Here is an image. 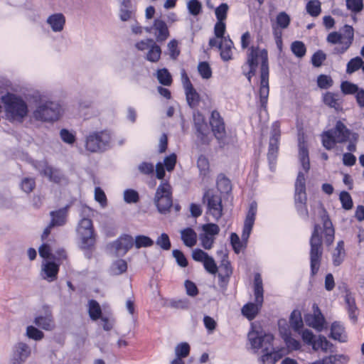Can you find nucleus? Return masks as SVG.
Listing matches in <instances>:
<instances>
[{"label":"nucleus","instance_id":"nucleus-1","mask_svg":"<svg viewBox=\"0 0 364 364\" xmlns=\"http://www.w3.org/2000/svg\"><path fill=\"white\" fill-rule=\"evenodd\" d=\"M259 58L261 60L259 87L260 105L262 108L265 109L269 91L268 54L266 49H263L259 53L258 48L251 47L247 60V64L250 67V70L245 75L248 81L250 82L251 77L256 74Z\"/></svg>","mask_w":364,"mask_h":364},{"label":"nucleus","instance_id":"nucleus-2","mask_svg":"<svg viewBox=\"0 0 364 364\" xmlns=\"http://www.w3.org/2000/svg\"><path fill=\"white\" fill-rule=\"evenodd\" d=\"M248 339L255 353H257L259 349H262V355L259 360L262 364H275L279 360V355L275 357L274 355L273 335H262L257 331H252L248 333Z\"/></svg>","mask_w":364,"mask_h":364},{"label":"nucleus","instance_id":"nucleus-3","mask_svg":"<svg viewBox=\"0 0 364 364\" xmlns=\"http://www.w3.org/2000/svg\"><path fill=\"white\" fill-rule=\"evenodd\" d=\"M5 113L10 122H22L27 116L28 109L26 102L19 96L8 92L1 97Z\"/></svg>","mask_w":364,"mask_h":364},{"label":"nucleus","instance_id":"nucleus-4","mask_svg":"<svg viewBox=\"0 0 364 364\" xmlns=\"http://www.w3.org/2000/svg\"><path fill=\"white\" fill-rule=\"evenodd\" d=\"M320 225L318 224H315L310 239V262L311 273L312 276L317 274L323 255L322 237L320 234Z\"/></svg>","mask_w":364,"mask_h":364},{"label":"nucleus","instance_id":"nucleus-5","mask_svg":"<svg viewBox=\"0 0 364 364\" xmlns=\"http://www.w3.org/2000/svg\"><path fill=\"white\" fill-rule=\"evenodd\" d=\"M111 135L107 131L93 132L87 136L85 149L90 152H104L110 146Z\"/></svg>","mask_w":364,"mask_h":364},{"label":"nucleus","instance_id":"nucleus-6","mask_svg":"<svg viewBox=\"0 0 364 364\" xmlns=\"http://www.w3.org/2000/svg\"><path fill=\"white\" fill-rule=\"evenodd\" d=\"M60 107L53 101H41L33 112L36 120L41 122H53L60 116Z\"/></svg>","mask_w":364,"mask_h":364},{"label":"nucleus","instance_id":"nucleus-7","mask_svg":"<svg viewBox=\"0 0 364 364\" xmlns=\"http://www.w3.org/2000/svg\"><path fill=\"white\" fill-rule=\"evenodd\" d=\"M77 232L80 239V247L82 250H88L95 245V235L92 221L84 218L78 223Z\"/></svg>","mask_w":364,"mask_h":364},{"label":"nucleus","instance_id":"nucleus-8","mask_svg":"<svg viewBox=\"0 0 364 364\" xmlns=\"http://www.w3.org/2000/svg\"><path fill=\"white\" fill-rule=\"evenodd\" d=\"M171 195V187L168 183H162L157 188L154 203L161 213H166L173 205Z\"/></svg>","mask_w":364,"mask_h":364},{"label":"nucleus","instance_id":"nucleus-9","mask_svg":"<svg viewBox=\"0 0 364 364\" xmlns=\"http://www.w3.org/2000/svg\"><path fill=\"white\" fill-rule=\"evenodd\" d=\"M203 200L207 202L208 213L216 220H218L223 215V205L221 197L213 193L212 191H206L203 196Z\"/></svg>","mask_w":364,"mask_h":364},{"label":"nucleus","instance_id":"nucleus-10","mask_svg":"<svg viewBox=\"0 0 364 364\" xmlns=\"http://www.w3.org/2000/svg\"><path fill=\"white\" fill-rule=\"evenodd\" d=\"M183 84L186 92V97L188 105L191 107H196L199 102L200 96L199 94L194 89L191 82L190 81L186 72L183 70L182 73Z\"/></svg>","mask_w":364,"mask_h":364},{"label":"nucleus","instance_id":"nucleus-11","mask_svg":"<svg viewBox=\"0 0 364 364\" xmlns=\"http://www.w3.org/2000/svg\"><path fill=\"white\" fill-rule=\"evenodd\" d=\"M133 245V238L129 235H124L110 244L111 247L115 250L117 256H124Z\"/></svg>","mask_w":364,"mask_h":364},{"label":"nucleus","instance_id":"nucleus-12","mask_svg":"<svg viewBox=\"0 0 364 364\" xmlns=\"http://www.w3.org/2000/svg\"><path fill=\"white\" fill-rule=\"evenodd\" d=\"M319 215L324 229L325 242L326 245L329 246L333 242L335 230L329 215L324 208H321Z\"/></svg>","mask_w":364,"mask_h":364},{"label":"nucleus","instance_id":"nucleus-13","mask_svg":"<svg viewBox=\"0 0 364 364\" xmlns=\"http://www.w3.org/2000/svg\"><path fill=\"white\" fill-rule=\"evenodd\" d=\"M294 202L295 204H304L307 202L306 178L302 172H299L296 180Z\"/></svg>","mask_w":364,"mask_h":364},{"label":"nucleus","instance_id":"nucleus-14","mask_svg":"<svg viewBox=\"0 0 364 364\" xmlns=\"http://www.w3.org/2000/svg\"><path fill=\"white\" fill-rule=\"evenodd\" d=\"M210 124L215 138L218 140L223 139L225 136V124L218 111L212 112Z\"/></svg>","mask_w":364,"mask_h":364},{"label":"nucleus","instance_id":"nucleus-15","mask_svg":"<svg viewBox=\"0 0 364 364\" xmlns=\"http://www.w3.org/2000/svg\"><path fill=\"white\" fill-rule=\"evenodd\" d=\"M31 355V348L25 343H18L14 350L11 364H23Z\"/></svg>","mask_w":364,"mask_h":364},{"label":"nucleus","instance_id":"nucleus-16","mask_svg":"<svg viewBox=\"0 0 364 364\" xmlns=\"http://www.w3.org/2000/svg\"><path fill=\"white\" fill-rule=\"evenodd\" d=\"M257 213V203H252L250 205L249 210L247 212V214L246 215V218L244 223V228L242 230V240L243 242H247L250 232L252 231L255 220V215Z\"/></svg>","mask_w":364,"mask_h":364},{"label":"nucleus","instance_id":"nucleus-17","mask_svg":"<svg viewBox=\"0 0 364 364\" xmlns=\"http://www.w3.org/2000/svg\"><path fill=\"white\" fill-rule=\"evenodd\" d=\"M329 131L332 132L333 137L340 144L347 141L353 133L341 121H338L335 127Z\"/></svg>","mask_w":364,"mask_h":364},{"label":"nucleus","instance_id":"nucleus-18","mask_svg":"<svg viewBox=\"0 0 364 364\" xmlns=\"http://www.w3.org/2000/svg\"><path fill=\"white\" fill-rule=\"evenodd\" d=\"M70 206V204H68L57 210L50 212V216L51 218L50 223L52 226H63L66 224L68 210Z\"/></svg>","mask_w":364,"mask_h":364},{"label":"nucleus","instance_id":"nucleus-19","mask_svg":"<svg viewBox=\"0 0 364 364\" xmlns=\"http://www.w3.org/2000/svg\"><path fill=\"white\" fill-rule=\"evenodd\" d=\"M194 127L198 139H199L203 144H207L208 141L206 134L208 130V127L201 115L194 117Z\"/></svg>","mask_w":364,"mask_h":364},{"label":"nucleus","instance_id":"nucleus-20","mask_svg":"<svg viewBox=\"0 0 364 364\" xmlns=\"http://www.w3.org/2000/svg\"><path fill=\"white\" fill-rule=\"evenodd\" d=\"M34 323L37 326L46 331H51L55 327V323L53 321L52 314L50 311H49L48 309L46 310L45 316H39L36 317L34 320Z\"/></svg>","mask_w":364,"mask_h":364},{"label":"nucleus","instance_id":"nucleus-21","mask_svg":"<svg viewBox=\"0 0 364 364\" xmlns=\"http://www.w3.org/2000/svg\"><path fill=\"white\" fill-rule=\"evenodd\" d=\"M153 28L155 30L156 38L158 42H164L169 36L168 26L162 20L155 19Z\"/></svg>","mask_w":364,"mask_h":364},{"label":"nucleus","instance_id":"nucleus-22","mask_svg":"<svg viewBox=\"0 0 364 364\" xmlns=\"http://www.w3.org/2000/svg\"><path fill=\"white\" fill-rule=\"evenodd\" d=\"M305 321L307 325L312 326L318 331H321L323 328L325 318L321 312L316 313V311H315V314H314V315H306Z\"/></svg>","mask_w":364,"mask_h":364},{"label":"nucleus","instance_id":"nucleus-23","mask_svg":"<svg viewBox=\"0 0 364 364\" xmlns=\"http://www.w3.org/2000/svg\"><path fill=\"white\" fill-rule=\"evenodd\" d=\"M46 22L50 26L53 31L60 32L64 28L65 18L62 14H54L47 18Z\"/></svg>","mask_w":364,"mask_h":364},{"label":"nucleus","instance_id":"nucleus-24","mask_svg":"<svg viewBox=\"0 0 364 364\" xmlns=\"http://www.w3.org/2000/svg\"><path fill=\"white\" fill-rule=\"evenodd\" d=\"M59 267L53 262H47L43 265L42 271L44 272V279H48L50 282L54 281L57 278Z\"/></svg>","mask_w":364,"mask_h":364},{"label":"nucleus","instance_id":"nucleus-25","mask_svg":"<svg viewBox=\"0 0 364 364\" xmlns=\"http://www.w3.org/2000/svg\"><path fill=\"white\" fill-rule=\"evenodd\" d=\"M181 240L184 245L187 247H191L197 242V234L191 228H187L181 231Z\"/></svg>","mask_w":364,"mask_h":364},{"label":"nucleus","instance_id":"nucleus-26","mask_svg":"<svg viewBox=\"0 0 364 364\" xmlns=\"http://www.w3.org/2000/svg\"><path fill=\"white\" fill-rule=\"evenodd\" d=\"M148 41L151 43V48L146 53V59L150 62L156 63L160 59L161 49L159 46L156 44L153 39L149 38Z\"/></svg>","mask_w":364,"mask_h":364},{"label":"nucleus","instance_id":"nucleus-27","mask_svg":"<svg viewBox=\"0 0 364 364\" xmlns=\"http://www.w3.org/2000/svg\"><path fill=\"white\" fill-rule=\"evenodd\" d=\"M127 269V263L122 259L114 261L109 267L110 275L117 276L123 274Z\"/></svg>","mask_w":364,"mask_h":364},{"label":"nucleus","instance_id":"nucleus-28","mask_svg":"<svg viewBox=\"0 0 364 364\" xmlns=\"http://www.w3.org/2000/svg\"><path fill=\"white\" fill-rule=\"evenodd\" d=\"M343 333L344 328L339 322L335 321L331 324V338L340 342H344L346 341V336H343Z\"/></svg>","mask_w":364,"mask_h":364},{"label":"nucleus","instance_id":"nucleus-29","mask_svg":"<svg viewBox=\"0 0 364 364\" xmlns=\"http://www.w3.org/2000/svg\"><path fill=\"white\" fill-rule=\"evenodd\" d=\"M261 306L262 305L258 304L257 303H248L242 307V313L249 320H252L256 317Z\"/></svg>","mask_w":364,"mask_h":364},{"label":"nucleus","instance_id":"nucleus-30","mask_svg":"<svg viewBox=\"0 0 364 364\" xmlns=\"http://www.w3.org/2000/svg\"><path fill=\"white\" fill-rule=\"evenodd\" d=\"M345 257L344 242L341 240L338 242L333 253V263L335 266H339Z\"/></svg>","mask_w":364,"mask_h":364},{"label":"nucleus","instance_id":"nucleus-31","mask_svg":"<svg viewBox=\"0 0 364 364\" xmlns=\"http://www.w3.org/2000/svg\"><path fill=\"white\" fill-rule=\"evenodd\" d=\"M289 323L291 327L296 331L303 327L304 323L301 312L299 310H294L289 317Z\"/></svg>","mask_w":364,"mask_h":364},{"label":"nucleus","instance_id":"nucleus-32","mask_svg":"<svg viewBox=\"0 0 364 364\" xmlns=\"http://www.w3.org/2000/svg\"><path fill=\"white\" fill-rule=\"evenodd\" d=\"M232 41H229L226 43H218V48L220 50V56L224 61H228L232 59Z\"/></svg>","mask_w":364,"mask_h":364},{"label":"nucleus","instance_id":"nucleus-33","mask_svg":"<svg viewBox=\"0 0 364 364\" xmlns=\"http://www.w3.org/2000/svg\"><path fill=\"white\" fill-rule=\"evenodd\" d=\"M299 158L303 168L307 172L310 168L309 151L304 143H299Z\"/></svg>","mask_w":364,"mask_h":364},{"label":"nucleus","instance_id":"nucleus-34","mask_svg":"<svg viewBox=\"0 0 364 364\" xmlns=\"http://www.w3.org/2000/svg\"><path fill=\"white\" fill-rule=\"evenodd\" d=\"M102 310L99 303L95 300L89 301V316L93 321L101 318Z\"/></svg>","mask_w":364,"mask_h":364},{"label":"nucleus","instance_id":"nucleus-35","mask_svg":"<svg viewBox=\"0 0 364 364\" xmlns=\"http://www.w3.org/2000/svg\"><path fill=\"white\" fill-rule=\"evenodd\" d=\"M306 9L309 15L316 17L321 12V2L318 0H311L306 4Z\"/></svg>","mask_w":364,"mask_h":364},{"label":"nucleus","instance_id":"nucleus-36","mask_svg":"<svg viewBox=\"0 0 364 364\" xmlns=\"http://www.w3.org/2000/svg\"><path fill=\"white\" fill-rule=\"evenodd\" d=\"M323 146L328 150L332 149L337 142L329 130L324 132L321 134Z\"/></svg>","mask_w":364,"mask_h":364},{"label":"nucleus","instance_id":"nucleus-37","mask_svg":"<svg viewBox=\"0 0 364 364\" xmlns=\"http://www.w3.org/2000/svg\"><path fill=\"white\" fill-rule=\"evenodd\" d=\"M217 187L221 193H228L232 189L230 181L225 176H220L217 180Z\"/></svg>","mask_w":364,"mask_h":364},{"label":"nucleus","instance_id":"nucleus-38","mask_svg":"<svg viewBox=\"0 0 364 364\" xmlns=\"http://www.w3.org/2000/svg\"><path fill=\"white\" fill-rule=\"evenodd\" d=\"M291 50L297 58H300L304 57L306 52L304 43L299 41H296L291 43Z\"/></svg>","mask_w":364,"mask_h":364},{"label":"nucleus","instance_id":"nucleus-39","mask_svg":"<svg viewBox=\"0 0 364 364\" xmlns=\"http://www.w3.org/2000/svg\"><path fill=\"white\" fill-rule=\"evenodd\" d=\"M157 79L159 82L165 86H169L172 82V77L166 68L157 71Z\"/></svg>","mask_w":364,"mask_h":364},{"label":"nucleus","instance_id":"nucleus-40","mask_svg":"<svg viewBox=\"0 0 364 364\" xmlns=\"http://www.w3.org/2000/svg\"><path fill=\"white\" fill-rule=\"evenodd\" d=\"M197 166L199 169L200 174L205 176L209 171V161L208 159L203 156L200 155L197 160Z\"/></svg>","mask_w":364,"mask_h":364},{"label":"nucleus","instance_id":"nucleus-41","mask_svg":"<svg viewBox=\"0 0 364 364\" xmlns=\"http://www.w3.org/2000/svg\"><path fill=\"white\" fill-rule=\"evenodd\" d=\"M341 89L345 95L357 94L360 90L357 85L348 81L343 82L341 85Z\"/></svg>","mask_w":364,"mask_h":364},{"label":"nucleus","instance_id":"nucleus-42","mask_svg":"<svg viewBox=\"0 0 364 364\" xmlns=\"http://www.w3.org/2000/svg\"><path fill=\"white\" fill-rule=\"evenodd\" d=\"M363 64V61L360 57H355L354 58H352L347 64V73L351 74L355 72L356 70L361 68Z\"/></svg>","mask_w":364,"mask_h":364},{"label":"nucleus","instance_id":"nucleus-43","mask_svg":"<svg viewBox=\"0 0 364 364\" xmlns=\"http://www.w3.org/2000/svg\"><path fill=\"white\" fill-rule=\"evenodd\" d=\"M124 200L127 203H136L139 200V195L134 189H126L124 191Z\"/></svg>","mask_w":364,"mask_h":364},{"label":"nucleus","instance_id":"nucleus-44","mask_svg":"<svg viewBox=\"0 0 364 364\" xmlns=\"http://www.w3.org/2000/svg\"><path fill=\"white\" fill-rule=\"evenodd\" d=\"M153 244L154 241L150 237L145 235H138L134 240V245L137 249L143 247H151Z\"/></svg>","mask_w":364,"mask_h":364},{"label":"nucleus","instance_id":"nucleus-45","mask_svg":"<svg viewBox=\"0 0 364 364\" xmlns=\"http://www.w3.org/2000/svg\"><path fill=\"white\" fill-rule=\"evenodd\" d=\"M189 13L193 16H198L202 11V4L198 0H190L187 3Z\"/></svg>","mask_w":364,"mask_h":364},{"label":"nucleus","instance_id":"nucleus-46","mask_svg":"<svg viewBox=\"0 0 364 364\" xmlns=\"http://www.w3.org/2000/svg\"><path fill=\"white\" fill-rule=\"evenodd\" d=\"M338 100L336 98V95L331 92H327L323 96V102L325 105L329 106L330 107H333L336 110H338L340 107Z\"/></svg>","mask_w":364,"mask_h":364},{"label":"nucleus","instance_id":"nucleus-47","mask_svg":"<svg viewBox=\"0 0 364 364\" xmlns=\"http://www.w3.org/2000/svg\"><path fill=\"white\" fill-rule=\"evenodd\" d=\"M198 70L203 79H209L212 76V70L207 62H200L198 65Z\"/></svg>","mask_w":364,"mask_h":364},{"label":"nucleus","instance_id":"nucleus-48","mask_svg":"<svg viewBox=\"0 0 364 364\" xmlns=\"http://www.w3.org/2000/svg\"><path fill=\"white\" fill-rule=\"evenodd\" d=\"M156 244L164 250H169L171 247L169 237L166 233H162L158 237Z\"/></svg>","mask_w":364,"mask_h":364},{"label":"nucleus","instance_id":"nucleus-49","mask_svg":"<svg viewBox=\"0 0 364 364\" xmlns=\"http://www.w3.org/2000/svg\"><path fill=\"white\" fill-rule=\"evenodd\" d=\"M340 200L342 204V208L345 210H350L353 208V203L349 193L342 191L339 196Z\"/></svg>","mask_w":364,"mask_h":364},{"label":"nucleus","instance_id":"nucleus-50","mask_svg":"<svg viewBox=\"0 0 364 364\" xmlns=\"http://www.w3.org/2000/svg\"><path fill=\"white\" fill-rule=\"evenodd\" d=\"M220 274H225V277H230L232 274V269L228 260V255L225 254L221 261Z\"/></svg>","mask_w":364,"mask_h":364},{"label":"nucleus","instance_id":"nucleus-51","mask_svg":"<svg viewBox=\"0 0 364 364\" xmlns=\"http://www.w3.org/2000/svg\"><path fill=\"white\" fill-rule=\"evenodd\" d=\"M326 59V55L321 50H318L313 54L311 63L314 67L319 68Z\"/></svg>","mask_w":364,"mask_h":364},{"label":"nucleus","instance_id":"nucleus-52","mask_svg":"<svg viewBox=\"0 0 364 364\" xmlns=\"http://www.w3.org/2000/svg\"><path fill=\"white\" fill-rule=\"evenodd\" d=\"M26 335L28 338L36 341H40L44 336V333L41 331L33 326L27 327Z\"/></svg>","mask_w":364,"mask_h":364},{"label":"nucleus","instance_id":"nucleus-53","mask_svg":"<svg viewBox=\"0 0 364 364\" xmlns=\"http://www.w3.org/2000/svg\"><path fill=\"white\" fill-rule=\"evenodd\" d=\"M333 80L326 75H320L317 78V85L321 89H328L333 85Z\"/></svg>","mask_w":364,"mask_h":364},{"label":"nucleus","instance_id":"nucleus-54","mask_svg":"<svg viewBox=\"0 0 364 364\" xmlns=\"http://www.w3.org/2000/svg\"><path fill=\"white\" fill-rule=\"evenodd\" d=\"M277 23L281 28H287L291 21L289 16L284 11L280 12L277 16Z\"/></svg>","mask_w":364,"mask_h":364},{"label":"nucleus","instance_id":"nucleus-55","mask_svg":"<svg viewBox=\"0 0 364 364\" xmlns=\"http://www.w3.org/2000/svg\"><path fill=\"white\" fill-rule=\"evenodd\" d=\"M346 6L348 9L354 13H358L363 9V0H346Z\"/></svg>","mask_w":364,"mask_h":364},{"label":"nucleus","instance_id":"nucleus-56","mask_svg":"<svg viewBox=\"0 0 364 364\" xmlns=\"http://www.w3.org/2000/svg\"><path fill=\"white\" fill-rule=\"evenodd\" d=\"M228 9V5L226 3L221 4L215 9V16L218 21H224L226 19Z\"/></svg>","mask_w":364,"mask_h":364},{"label":"nucleus","instance_id":"nucleus-57","mask_svg":"<svg viewBox=\"0 0 364 364\" xmlns=\"http://www.w3.org/2000/svg\"><path fill=\"white\" fill-rule=\"evenodd\" d=\"M202 230L204 231L205 234L211 237L216 235L220 232L219 226L215 223L205 224L202 226Z\"/></svg>","mask_w":364,"mask_h":364},{"label":"nucleus","instance_id":"nucleus-58","mask_svg":"<svg viewBox=\"0 0 364 364\" xmlns=\"http://www.w3.org/2000/svg\"><path fill=\"white\" fill-rule=\"evenodd\" d=\"M204 268L205 270L213 274L218 272V267L214 259L208 256V258L203 262Z\"/></svg>","mask_w":364,"mask_h":364},{"label":"nucleus","instance_id":"nucleus-59","mask_svg":"<svg viewBox=\"0 0 364 364\" xmlns=\"http://www.w3.org/2000/svg\"><path fill=\"white\" fill-rule=\"evenodd\" d=\"M190 352V346L187 343H182L176 347L177 358H186Z\"/></svg>","mask_w":364,"mask_h":364},{"label":"nucleus","instance_id":"nucleus-60","mask_svg":"<svg viewBox=\"0 0 364 364\" xmlns=\"http://www.w3.org/2000/svg\"><path fill=\"white\" fill-rule=\"evenodd\" d=\"M173 257L176 259L177 264L181 267H186L188 265V261L183 253L178 250H173Z\"/></svg>","mask_w":364,"mask_h":364},{"label":"nucleus","instance_id":"nucleus-61","mask_svg":"<svg viewBox=\"0 0 364 364\" xmlns=\"http://www.w3.org/2000/svg\"><path fill=\"white\" fill-rule=\"evenodd\" d=\"M230 243L235 252L236 254L240 253L242 247H243L242 242L240 241L239 236L235 232H232L230 235Z\"/></svg>","mask_w":364,"mask_h":364},{"label":"nucleus","instance_id":"nucleus-62","mask_svg":"<svg viewBox=\"0 0 364 364\" xmlns=\"http://www.w3.org/2000/svg\"><path fill=\"white\" fill-rule=\"evenodd\" d=\"M330 343L323 336H319L316 342L313 345V348L316 350L319 348L323 350L326 351Z\"/></svg>","mask_w":364,"mask_h":364},{"label":"nucleus","instance_id":"nucleus-63","mask_svg":"<svg viewBox=\"0 0 364 364\" xmlns=\"http://www.w3.org/2000/svg\"><path fill=\"white\" fill-rule=\"evenodd\" d=\"M200 240H201V245L205 250H210L214 243V237L207 234L203 233L200 235Z\"/></svg>","mask_w":364,"mask_h":364},{"label":"nucleus","instance_id":"nucleus-64","mask_svg":"<svg viewBox=\"0 0 364 364\" xmlns=\"http://www.w3.org/2000/svg\"><path fill=\"white\" fill-rule=\"evenodd\" d=\"M168 48L170 52V57L175 60L180 54V50L178 49V41L175 39L171 40L168 43Z\"/></svg>","mask_w":364,"mask_h":364}]
</instances>
